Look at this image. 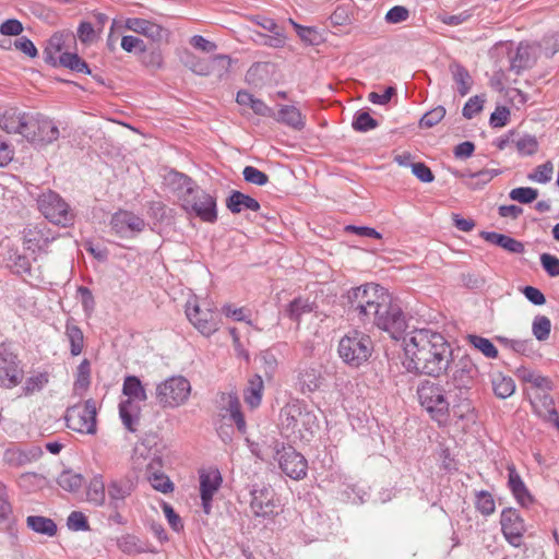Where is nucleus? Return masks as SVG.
Wrapping results in <instances>:
<instances>
[{
	"instance_id": "nucleus-1",
	"label": "nucleus",
	"mask_w": 559,
	"mask_h": 559,
	"mask_svg": "<svg viewBox=\"0 0 559 559\" xmlns=\"http://www.w3.org/2000/svg\"><path fill=\"white\" fill-rule=\"evenodd\" d=\"M348 301L362 322H371L394 340H399L407 328L402 308L392 294L379 284L367 283L352 288Z\"/></svg>"
},
{
	"instance_id": "nucleus-2",
	"label": "nucleus",
	"mask_w": 559,
	"mask_h": 559,
	"mask_svg": "<svg viewBox=\"0 0 559 559\" xmlns=\"http://www.w3.org/2000/svg\"><path fill=\"white\" fill-rule=\"evenodd\" d=\"M451 361V345L440 332L417 329L404 341L403 366L408 372L440 377Z\"/></svg>"
},
{
	"instance_id": "nucleus-3",
	"label": "nucleus",
	"mask_w": 559,
	"mask_h": 559,
	"mask_svg": "<svg viewBox=\"0 0 559 559\" xmlns=\"http://www.w3.org/2000/svg\"><path fill=\"white\" fill-rule=\"evenodd\" d=\"M452 382L423 381L416 391L419 405L428 414L429 418L440 427H445L451 421V404L457 396L453 393Z\"/></svg>"
},
{
	"instance_id": "nucleus-4",
	"label": "nucleus",
	"mask_w": 559,
	"mask_h": 559,
	"mask_svg": "<svg viewBox=\"0 0 559 559\" xmlns=\"http://www.w3.org/2000/svg\"><path fill=\"white\" fill-rule=\"evenodd\" d=\"M124 396L119 404V416L124 428L135 432L140 425L142 404L146 401V392L140 379L128 376L122 385Z\"/></svg>"
},
{
	"instance_id": "nucleus-5",
	"label": "nucleus",
	"mask_w": 559,
	"mask_h": 559,
	"mask_svg": "<svg viewBox=\"0 0 559 559\" xmlns=\"http://www.w3.org/2000/svg\"><path fill=\"white\" fill-rule=\"evenodd\" d=\"M185 190L179 194L183 210L193 213L202 222L213 224L217 221L216 200L206 191L193 187L191 178L178 175Z\"/></svg>"
},
{
	"instance_id": "nucleus-6",
	"label": "nucleus",
	"mask_w": 559,
	"mask_h": 559,
	"mask_svg": "<svg viewBox=\"0 0 559 559\" xmlns=\"http://www.w3.org/2000/svg\"><path fill=\"white\" fill-rule=\"evenodd\" d=\"M373 352V343L366 333L353 330L338 342L337 353L341 359L352 367L365 364Z\"/></svg>"
},
{
	"instance_id": "nucleus-7",
	"label": "nucleus",
	"mask_w": 559,
	"mask_h": 559,
	"mask_svg": "<svg viewBox=\"0 0 559 559\" xmlns=\"http://www.w3.org/2000/svg\"><path fill=\"white\" fill-rule=\"evenodd\" d=\"M186 314L190 323L209 337L221 328V319L214 305L205 299L193 298L186 305Z\"/></svg>"
},
{
	"instance_id": "nucleus-8",
	"label": "nucleus",
	"mask_w": 559,
	"mask_h": 559,
	"mask_svg": "<svg viewBox=\"0 0 559 559\" xmlns=\"http://www.w3.org/2000/svg\"><path fill=\"white\" fill-rule=\"evenodd\" d=\"M191 384L182 376H173L156 386L155 399L162 408H177L187 403Z\"/></svg>"
},
{
	"instance_id": "nucleus-9",
	"label": "nucleus",
	"mask_w": 559,
	"mask_h": 559,
	"mask_svg": "<svg viewBox=\"0 0 559 559\" xmlns=\"http://www.w3.org/2000/svg\"><path fill=\"white\" fill-rule=\"evenodd\" d=\"M60 131L56 122L40 112H29L23 138L29 143L45 146L57 141Z\"/></svg>"
},
{
	"instance_id": "nucleus-10",
	"label": "nucleus",
	"mask_w": 559,
	"mask_h": 559,
	"mask_svg": "<svg viewBox=\"0 0 559 559\" xmlns=\"http://www.w3.org/2000/svg\"><path fill=\"white\" fill-rule=\"evenodd\" d=\"M96 415V403L93 400L75 404L67 411V427L80 433L94 435L97 430Z\"/></svg>"
},
{
	"instance_id": "nucleus-11",
	"label": "nucleus",
	"mask_w": 559,
	"mask_h": 559,
	"mask_svg": "<svg viewBox=\"0 0 559 559\" xmlns=\"http://www.w3.org/2000/svg\"><path fill=\"white\" fill-rule=\"evenodd\" d=\"M513 41L507 40L504 43L499 41L495 45L493 50L496 53L506 51L508 53V63L511 70L520 73L523 70L531 69L535 66L538 59L537 46L535 44H523L521 43L513 55Z\"/></svg>"
},
{
	"instance_id": "nucleus-12",
	"label": "nucleus",
	"mask_w": 559,
	"mask_h": 559,
	"mask_svg": "<svg viewBox=\"0 0 559 559\" xmlns=\"http://www.w3.org/2000/svg\"><path fill=\"white\" fill-rule=\"evenodd\" d=\"M38 206L43 215L56 225L68 226L73 221L69 205L56 192L43 193L38 199Z\"/></svg>"
},
{
	"instance_id": "nucleus-13",
	"label": "nucleus",
	"mask_w": 559,
	"mask_h": 559,
	"mask_svg": "<svg viewBox=\"0 0 559 559\" xmlns=\"http://www.w3.org/2000/svg\"><path fill=\"white\" fill-rule=\"evenodd\" d=\"M286 418L283 425L290 433L300 439H308L319 427L317 417L313 413L301 411L298 407H289L285 411Z\"/></svg>"
},
{
	"instance_id": "nucleus-14",
	"label": "nucleus",
	"mask_w": 559,
	"mask_h": 559,
	"mask_svg": "<svg viewBox=\"0 0 559 559\" xmlns=\"http://www.w3.org/2000/svg\"><path fill=\"white\" fill-rule=\"evenodd\" d=\"M278 499L271 486L257 487L251 490L250 510L255 518L274 519L278 512Z\"/></svg>"
},
{
	"instance_id": "nucleus-15",
	"label": "nucleus",
	"mask_w": 559,
	"mask_h": 559,
	"mask_svg": "<svg viewBox=\"0 0 559 559\" xmlns=\"http://www.w3.org/2000/svg\"><path fill=\"white\" fill-rule=\"evenodd\" d=\"M23 374L17 356L7 346L0 345V386L5 389L17 386L22 382Z\"/></svg>"
},
{
	"instance_id": "nucleus-16",
	"label": "nucleus",
	"mask_w": 559,
	"mask_h": 559,
	"mask_svg": "<svg viewBox=\"0 0 559 559\" xmlns=\"http://www.w3.org/2000/svg\"><path fill=\"white\" fill-rule=\"evenodd\" d=\"M136 488V480L129 475L116 476L107 483L108 503L115 510L126 506V500Z\"/></svg>"
},
{
	"instance_id": "nucleus-17",
	"label": "nucleus",
	"mask_w": 559,
	"mask_h": 559,
	"mask_svg": "<svg viewBox=\"0 0 559 559\" xmlns=\"http://www.w3.org/2000/svg\"><path fill=\"white\" fill-rule=\"evenodd\" d=\"M281 469L292 479H302L307 475V460L292 447H283L277 451Z\"/></svg>"
},
{
	"instance_id": "nucleus-18",
	"label": "nucleus",
	"mask_w": 559,
	"mask_h": 559,
	"mask_svg": "<svg viewBox=\"0 0 559 559\" xmlns=\"http://www.w3.org/2000/svg\"><path fill=\"white\" fill-rule=\"evenodd\" d=\"M523 393L528 399L534 413L544 421L552 424L559 430V415L555 408V401L548 392H534L532 394L528 389H524Z\"/></svg>"
},
{
	"instance_id": "nucleus-19",
	"label": "nucleus",
	"mask_w": 559,
	"mask_h": 559,
	"mask_svg": "<svg viewBox=\"0 0 559 559\" xmlns=\"http://www.w3.org/2000/svg\"><path fill=\"white\" fill-rule=\"evenodd\" d=\"M500 524L506 539L514 547L521 546L525 527L519 512L514 509H504Z\"/></svg>"
},
{
	"instance_id": "nucleus-20",
	"label": "nucleus",
	"mask_w": 559,
	"mask_h": 559,
	"mask_svg": "<svg viewBox=\"0 0 559 559\" xmlns=\"http://www.w3.org/2000/svg\"><path fill=\"white\" fill-rule=\"evenodd\" d=\"M222 481V475L216 468L202 469L200 472V495L204 513H211L213 497L218 491Z\"/></svg>"
},
{
	"instance_id": "nucleus-21",
	"label": "nucleus",
	"mask_w": 559,
	"mask_h": 559,
	"mask_svg": "<svg viewBox=\"0 0 559 559\" xmlns=\"http://www.w3.org/2000/svg\"><path fill=\"white\" fill-rule=\"evenodd\" d=\"M110 225L117 235L128 237L131 234L142 231L145 222L132 212L120 210L112 215Z\"/></svg>"
},
{
	"instance_id": "nucleus-22",
	"label": "nucleus",
	"mask_w": 559,
	"mask_h": 559,
	"mask_svg": "<svg viewBox=\"0 0 559 559\" xmlns=\"http://www.w3.org/2000/svg\"><path fill=\"white\" fill-rule=\"evenodd\" d=\"M29 112L16 107L0 109V129L11 134L24 135Z\"/></svg>"
},
{
	"instance_id": "nucleus-23",
	"label": "nucleus",
	"mask_w": 559,
	"mask_h": 559,
	"mask_svg": "<svg viewBox=\"0 0 559 559\" xmlns=\"http://www.w3.org/2000/svg\"><path fill=\"white\" fill-rule=\"evenodd\" d=\"M124 29L142 35L153 41L162 40L165 29L152 20L141 17H127L122 20Z\"/></svg>"
},
{
	"instance_id": "nucleus-24",
	"label": "nucleus",
	"mask_w": 559,
	"mask_h": 559,
	"mask_svg": "<svg viewBox=\"0 0 559 559\" xmlns=\"http://www.w3.org/2000/svg\"><path fill=\"white\" fill-rule=\"evenodd\" d=\"M221 415L222 417L228 416L240 432H246V420L241 412L240 401L235 393H223L221 395Z\"/></svg>"
},
{
	"instance_id": "nucleus-25",
	"label": "nucleus",
	"mask_w": 559,
	"mask_h": 559,
	"mask_svg": "<svg viewBox=\"0 0 559 559\" xmlns=\"http://www.w3.org/2000/svg\"><path fill=\"white\" fill-rule=\"evenodd\" d=\"M43 454L38 447L29 449L9 448L3 453V462L14 468L23 467L34 461H37Z\"/></svg>"
},
{
	"instance_id": "nucleus-26",
	"label": "nucleus",
	"mask_w": 559,
	"mask_h": 559,
	"mask_svg": "<svg viewBox=\"0 0 559 559\" xmlns=\"http://www.w3.org/2000/svg\"><path fill=\"white\" fill-rule=\"evenodd\" d=\"M162 459L156 456L153 457L146 467L147 480L155 490L163 493H169L174 490V484L167 475L162 471Z\"/></svg>"
},
{
	"instance_id": "nucleus-27",
	"label": "nucleus",
	"mask_w": 559,
	"mask_h": 559,
	"mask_svg": "<svg viewBox=\"0 0 559 559\" xmlns=\"http://www.w3.org/2000/svg\"><path fill=\"white\" fill-rule=\"evenodd\" d=\"M515 376L523 383L530 384L537 393L549 392L554 389V383L550 378L527 367H519L515 370Z\"/></svg>"
},
{
	"instance_id": "nucleus-28",
	"label": "nucleus",
	"mask_w": 559,
	"mask_h": 559,
	"mask_svg": "<svg viewBox=\"0 0 559 559\" xmlns=\"http://www.w3.org/2000/svg\"><path fill=\"white\" fill-rule=\"evenodd\" d=\"M507 471L509 489L511 490L512 495L522 507H527L533 502V497L527 490L522 477L516 472L515 466L513 464H508Z\"/></svg>"
},
{
	"instance_id": "nucleus-29",
	"label": "nucleus",
	"mask_w": 559,
	"mask_h": 559,
	"mask_svg": "<svg viewBox=\"0 0 559 559\" xmlns=\"http://www.w3.org/2000/svg\"><path fill=\"white\" fill-rule=\"evenodd\" d=\"M50 239L45 235L44 229L38 226H29L24 229V248L33 253L46 251Z\"/></svg>"
},
{
	"instance_id": "nucleus-30",
	"label": "nucleus",
	"mask_w": 559,
	"mask_h": 559,
	"mask_svg": "<svg viewBox=\"0 0 559 559\" xmlns=\"http://www.w3.org/2000/svg\"><path fill=\"white\" fill-rule=\"evenodd\" d=\"M273 118L277 122L286 124L287 127L295 129V130H301V129H304V127L306 124L305 116L295 106H289V105L282 106L277 112H274Z\"/></svg>"
},
{
	"instance_id": "nucleus-31",
	"label": "nucleus",
	"mask_w": 559,
	"mask_h": 559,
	"mask_svg": "<svg viewBox=\"0 0 559 559\" xmlns=\"http://www.w3.org/2000/svg\"><path fill=\"white\" fill-rule=\"evenodd\" d=\"M226 206L234 214H238L245 209L254 212L260 210V203L255 199L239 191L230 193Z\"/></svg>"
},
{
	"instance_id": "nucleus-32",
	"label": "nucleus",
	"mask_w": 559,
	"mask_h": 559,
	"mask_svg": "<svg viewBox=\"0 0 559 559\" xmlns=\"http://www.w3.org/2000/svg\"><path fill=\"white\" fill-rule=\"evenodd\" d=\"M236 102L241 106L251 108L253 112L259 116L272 118L274 116V110L271 107H269L262 99L255 98L247 91L238 92Z\"/></svg>"
},
{
	"instance_id": "nucleus-33",
	"label": "nucleus",
	"mask_w": 559,
	"mask_h": 559,
	"mask_svg": "<svg viewBox=\"0 0 559 559\" xmlns=\"http://www.w3.org/2000/svg\"><path fill=\"white\" fill-rule=\"evenodd\" d=\"M264 383L259 374L252 376L248 380V385L243 391L246 404L251 408H257L262 401Z\"/></svg>"
},
{
	"instance_id": "nucleus-34",
	"label": "nucleus",
	"mask_w": 559,
	"mask_h": 559,
	"mask_svg": "<svg viewBox=\"0 0 559 559\" xmlns=\"http://www.w3.org/2000/svg\"><path fill=\"white\" fill-rule=\"evenodd\" d=\"M67 39L73 38L71 36H64L60 33H56L49 38L44 50L47 61L57 64L59 58L64 53L63 48L66 46Z\"/></svg>"
},
{
	"instance_id": "nucleus-35",
	"label": "nucleus",
	"mask_w": 559,
	"mask_h": 559,
	"mask_svg": "<svg viewBox=\"0 0 559 559\" xmlns=\"http://www.w3.org/2000/svg\"><path fill=\"white\" fill-rule=\"evenodd\" d=\"M107 485H105L102 475H95L91 478L86 487V499L95 506L105 503Z\"/></svg>"
},
{
	"instance_id": "nucleus-36",
	"label": "nucleus",
	"mask_w": 559,
	"mask_h": 559,
	"mask_svg": "<svg viewBox=\"0 0 559 559\" xmlns=\"http://www.w3.org/2000/svg\"><path fill=\"white\" fill-rule=\"evenodd\" d=\"M450 72L452 74L453 81L457 85V91L462 96H465L473 84L472 76L468 71L461 66L460 63L453 61L449 66Z\"/></svg>"
},
{
	"instance_id": "nucleus-37",
	"label": "nucleus",
	"mask_w": 559,
	"mask_h": 559,
	"mask_svg": "<svg viewBox=\"0 0 559 559\" xmlns=\"http://www.w3.org/2000/svg\"><path fill=\"white\" fill-rule=\"evenodd\" d=\"M26 524L27 527H29L32 531L38 534L47 535L49 537L55 536L57 533V525L49 518L31 515L27 516Z\"/></svg>"
},
{
	"instance_id": "nucleus-38",
	"label": "nucleus",
	"mask_w": 559,
	"mask_h": 559,
	"mask_svg": "<svg viewBox=\"0 0 559 559\" xmlns=\"http://www.w3.org/2000/svg\"><path fill=\"white\" fill-rule=\"evenodd\" d=\"M64 333L70 343L71 355L79 356L84 348V335L82 330L74 324L73 321H68Z\"/></svg>"
},
{
	"instance_id": "nucleus-39",
	"label": "nucleus",
	"mask_w": 559,
	"mask_h": 559,
	"mask_svg": "<svg viewBox=\"0 0 559 559\" xmlns=\"http://www.w3.org/2000/svg\"><path fill=\"white\" fill-rule=\"evenodd\" d=\"M472 366L465 364L462 368L456 369L453 372L451 380L447 381L455 384V386H453V393L455 396H462L465 390L467 389V385L472 380Z\"/></svg>"
},
{
	"instance_id": "nucleus-40",
	"label": "nucleus",
	"mask_w": 559,
	"mask_h": 559,
	"mask_svg": "<svg viewBox=\"0 0 559 559\" xmlns=\"http://www.w3.org/2000/svg\"><path fill=\"white\" fill-rule=\"evenodd\" d=\"M299 383L304 391L313 392L321 385V371L314 367L304 368L298 376Z\"/></svg>"
},
{
	"instance_id": "nucleus-41",
	"label": "nucleus",
	"mask_w": 559,
	"mask_h": 559,
	"mask_svg": "<svg viewBox=\"0 0 559 559\" xmlns=\"http://www.w3.org/2000/svg\"><path fill=\"white\" fill-rule=\"evenodd\" d=\"M491 388L498 397L507 399L514 393L515 383L511 377L499 373L491 379Z\"/></svg>"
},
{
	"instance_id": "nucleus-42",
	"label": "nucleus",
	"mask_w": 559,
	"mask_h": 559,
	"mask_svg": "<svg viewBox=\"0 0 559 559\" xmlns=\"http://www.w3.org/2000/svg\"><path fill=\"white\" fill-rule=\"evenodd\" d=\"M491 243H495L510 253H523V242L508 235L491 231Z\"/></svg>"
},
{
	"instance_id": "nucleus-43",
	"label": "nucleus",
	"mask_w": 559,
	"mask_h": 559,
	"mask_svg": "<svg viewBox=\"0 0 559 559\" xmlns=\"http://www.w3.org/2000/svg\"><path fill=\"white\" fill-rule=\"evenodd\" d=\"M48 381L49 376L47 372H35L25 380L22 392L26 396L33 395L41 391Z\"/></svg>"
},
{
	"instance_id": "nucleus-44",
	"label": "nucleus",
	"mask_w": 559,
	"mask_h": 559,
	"mask_svg": "<svg viewBox=\"0 0 559 559\" xmlns=\"http://www.w3.org/2000/svg\"><path fill=\"white\" fill-rule=\"evenodd\" d=\"M313 302L308 298L298 297L289 302L287 314L290 319L298 321L302 314L313 311Z\"/></svg>"
},
{
	"instance_id": "nucleus-45",
	"label": "nucleus",
	"mask_w": 559,
	"mask_h": 559,
	"mask_svg": "<svg viewBox=\"0 0 559 559\" xmlns=\"http://www.w3.org/2000/svg\"><path fill=\"white\" fill-rule=\"evenodd\" d=\"M57 64L69 68L80 73L90 74L91 71L84 60H82L76 53L64 52L58 60Z\"/></svg>"
},
{
	"instance_id": "nucleus-46",
	"label": "nucleus",
	"mask_w": 559,
	"mask_h": 559,
	"mask_svg": "<svg viewBox=\"0 0 559 559\" xmlns=\"http://www.w3.org/2000/svg\"><path fill=\"white\" fill-rule=\"evenodd\" d=\"M58 485L67 491L73 492L81 488L83 478L72 471H63L57 478Z\"/></svg>"
},
{
	"instance_id": "nucleus-47",
	"label": "nucleus",
	"mask_w": 559,
	"mask_h": 559,
	"mask_svg": "<svg viewBox=\"0 0 559 559\" xmlns=\"http://www.w3.org/2000/svg\"><path fill=\"white\" fill-rule=\"evenodd\" d=\"M91 383V365L87 359H84L79 366L76 370L75 381H74V390L76 392H84L88 388Z\"/></svg>"
},
{
	"instance_id": "nucleus-48",
	"label": "nucleus",
	"mask_w": 559,
	"mask_h": 559,
	"mask_svg": "<svg viewBox=\"0 0 559 559\" xmlns=\"http://www.w3.org/2000/svg\"><path fill=\"white\" fill-rule=\"evenodd\" d=\"M551 331V322L546 316H536L532 323V333L537 341L548 340Z\"/></svg>"
},
{
	"instance_id": "nucleus-49",
	"label": "nucleus",
	"mask_w": 559,
	"mask_h": 559,
	"mask_svg": "<svg viewBox=\"0 0 559 559\" xmlns=\"http://www.w3.org/2000/svg\"><path fill=\"white\" fill-rule=\"evenodd\" d=\"M512 143H514L519 154L522 156L534 155L539 147L536 136L531 134H525L518 140L512 141Z\"/></svg>"
},
{
	"instance_id": "nucleus-50",
	"label": "nucleus",
	"mask_w": 559,
	"mask_h": 559,
	"mask_svg": "<svg viewBox=\"0 0 559 559\" xmlns=\"http://www.w3.org/2000/svg\"><path fill=\"white\" fill-rule=\"evenodd\" d=\"M210 62L211 75L213 74L217 78L225 76L229 72L231 66V59L226 55H215L210 57Z\"/></svg>"
},
{
	"instance_id": "nucleus-51",
	"label": "nucleus",
	"mask_w": 559,
	"mask_h": 559,
	"mask_svg": "<svg viewBox=\"0 0 559 559\" xmlns=\"http://www.w3.org/2000/svg\"><path fill=\"white\" fill-rule=\"evenodd\" d=\"M535 45L537 51L542 49L546 58H552L559 51V34L546 35L540 43Z\"/></svg>"
},
{
	"instance_id": "nucleus-52",
	"label": "nucleus",
	"mask_w": 559,
	"mask_h": 559,
	"mask_svg": "<svg viewBox=\"0 0 559 559\" xmlns=\"http://www.w3.org/2000/svg\"><path fill=\"white\" fill-rule=\"evenodd\" d=\"M538 197L537 189L531 187H520L512 189L510 192V198L514 201H518L523 204L531 203L535 201Z\"/></svg>"
},
{
	"instance_id": "nucleus-53",
	"label": "nucleus",
	"mask_w": 559,
	"mask_h": 559,
	"mask_svg": "<svg viewBox=\"0 0 559 559\" xmlns=\"http://www.w3.org/2000/svg\"><path fill=\"white\" fill-rule=\"evenodd\" d=\"M378 126L377 120L373 119L367 111H359L356 114L353 121V128L356 131L366 132L374 129Z\"/></svg>"
},
{
	"instance_id": "nucleus-54",
	"label": "nucleus",
	"mask_w": 559,
	"mask_h": 559,
	"mask_svg": "<svg viewBox=\"0 0 559 559\" xmlns=\"http://www.w3.org/2000/svg\"><path fill=\"white\" fill-rule=\"evenodd\" d=\"M222 313L227 317L231 318L235 321H243L248 324H251V321L248 319L249 311L245 307H236L231 304H226L222 307Z\"/></svg>"
},
{
	"instance_id": "nucleus-55",
	"label": "nucleus",
	"mask_w": 559,
	"mask_h": 559,
	"mask_svg": "<svg viewBox=\"0 0 559 559\" xmlns=\"http://www.w3.org/2000/svg\"><path fill=\"white\" fill-rule=\"evenodd\" d=\"M444 116H445L444 107L437 106L433 109H431L430 111L426 112L421 117L419 124H420V127L431 128V127L436 126L437 123H439L444 118Z\"/></svg>"
},
{
	"instance_id": "nucleus-56",
	"label": "nucleus",
	"mask_w": 559,
	"mask_h": 559,
	"mask_svg": "<svg viewBox=\"0 0 559 559\" xmlns=\"http://www.w3.org/2000/svg\"><path fill=\"white\" fill-rule=\"evenodd\" d=\"M289 23L294 26L296 29L298 36L300 39L307 44H316L319 39V34L313 27L302 26L298 23H296L293 19H289Z\"/></svg>"
},
{
	"instance_id": "nucleus-57",
	"label": "nucleus",
	"mask_w": 559,
	"mask_h": 559,
	"mask_svg": "<svg viewBox=\"0 0 559 559\" xmlns=\"http://www.w3.org/2000/svg\"><path fill=\"white\" fill-rule=\"evenodd\" d=\"M243 178L247 182L257 185V186H264L269 181V176L259 170L258 168L253 166H247L245 167L243 171Z\"/></svg>"
},
{
	"instance_id": "nucleus-58",
	"label": "nucleus",
	"mask_w": 559,
	"mask_h": 559,
	"mask_svg": "<svg viewBox=\"0 0 559 559\" xmlns=\"http://www.w3.org/2000/svg\"><path fill=\"white\" fill-rule=\"evenodd\" d=\"M12 515V506L9 501L8 489L0 483V523L8 522Z\"/></svg>"
},
{
	"instance_id": "nucleus-59",
	"label": "nucleus",
	"mask_w": 559,
	"mask_h": 559,
	"mask_svg": "<svg viewBox=\"0 0 559 559\" xmlns=\"http://www.w3.org/2000/svg\"><path fill=\"white\" fill-rule=\"evenodd\" d=\"M554 166L550 162H546L536 167L534 174L530 175V179L539 183H547L551 180Z\"/></svg>"
},
{
	"instance_id": "nucleus-60",
	"label": "nucleus",
	"mask_w": 559,
	"mask_h": 559,
	"mask_svg": "<svg viewBox=\"0 0 559 559\" xmlns=\"http://www.w3.org/2000/svg\"><path fill=\"white\" fill-rule=\"evenodd\" d=\"M540 263L549 276H559V259L557 257L550 253H543L540 254Z\"/></svg>"
},
{
	"instance_id": "nucleus-61",
	"label": "nucleus",
	"mask_w": 559,
	"mask_h": 559,
	"mask_svg": "<svg viewBox=\"0 0 559 559\" xmlns=\"http://www.w3.org/2000/svg\"><path fill=\"white\" fill-rule=\"evenodd\" d=\"M120 46L127 52H133L135 50L144 52L146 50L144 41L132 35L122 36Z\"/></svg>"
},
{
	"instance_id": "nucleus-62",
	"label": "nucleus",
	"mask_w": 559,
	"mask_h": 559,
	"mask_svg": "<svg viewBox=\"0 0 559 559\" xmlns=\"http://www.w3.org/2000/svg\"><path fill=\"white\" fill-rule=\"evenodd\" d=\"M68 527L73 531H87L90 528L86 516L79 511H73L68 516Z\"/></svg>"
},
{
	"instance_id": "nucleus-63",
	"label": "nucleus",
	"mask_w": 559,
	"mask_h": 559,
	"mask_svg": "<svg viewBox=\"0 0 559 559\" xmlns=\"http://www.w3.org/2000/svg\"><path fill=\"white\" fill-rule=\"evenodd\" d=\"M408 16L409 12L405 7L395 5L386 12L385 20L388 23L397 24L406 21Z\"/></svg>"
},
{
	"instance_id": "nucleus-64",
	"label": "nucleus",
	"mask_w": 559,
	"mask_h": 559,
	"mask_svg": "<svg viewBox=\"0 0 559 559\" xmlns=\"http://www.w3.org/2000/svg\"><path fill=\"white\" fill-rule=\"evenodd\" d=\"M510 118V110L506 106L498 105L491 112V126L496 128L504 127Z\"/></svg>"
}]
</instances>
